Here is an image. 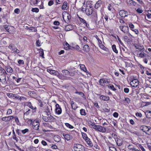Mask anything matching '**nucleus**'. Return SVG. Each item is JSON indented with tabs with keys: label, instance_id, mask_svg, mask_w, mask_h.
I'll use <instances>...</instances> for the list:
<instances>
[{
	"label": "nucleus",
	"instance_id": "1",
	"mask_svg": "<svg viewBox=\"0 0 151 151\" xmlns=\"http://www.w3.org/2000/svg\"><path fill=\"white\" fill-rule=\"evenodd\" d=\"M140 129L146 134L150 135V132L151 130V127L145 125H142L140 127Z\"/></svg>",
	"mask_w": 151,
	"mask_h": 151
},
{
	"label": "nucleus",
	"instance_id": "2",
	"mask_svg": "<svg viewBox=\"0 0 151 151\" xmlns=\"http://www.w3.org/2000/svg\"><path fill=\"white\" fill-rule=\"evenodd\" d=\"M73 148L75 151H84L85 150L84 147L80 144H74Z\"/></svg>",
	"mask_w": 151,
	"mask_h": 151
},
{
	"label": "nucleus",
	"instance_id": "3",
	"mask_svg": "<svg viewBox=\"0 0 151 151\" xmlns=\"http://www.w3.org/2000/svg\"><path fill=\"white\" fill-rule=\"evenodd\" d=\"M7 73L4 69L2 68H0V77L1 78L2 81H4V82H5L6 81V75Z\"/></svg>",
	"mask_w": 151,
	"mask_h": 151
},
{
	"label": "nucleus",
	"instance_id": "4",
	"mask_svg": "<svg viewBox=\"0 0 151 151\" xmlns=\"http://www.w3.org/2000/svg\"><path fill=\"white\" fill-rule=\"evenodd\" d=\"M110 81L107 79L102 78L99 80V84L102 86H104L106 83H109Z\"/></svg>",
	"mask_w": 151,
	"mask_h": 151
},
{
	"label": "nucleus",
	"instance_id": "5",
	"mask_svg": "<svg viewBox=\"0 0 151 151\" xmlns=\"http://www.w3.org/2000/svg\"><path fill=\"white\" fill-rule=\"evenodd\" d=\"M63 18L66 23H68L70 22V20L71 19V16L68 13H67L65 15L63 16Z\"/></svg>",
	"mask_w": 151,
	"mask_h": 151
},
{
	"label": "nucleus",
	"instance_id": "6",
	"mask_svg": "<svg viewBox=\"0 0 151 151\" xmlns=\"http://www.w3.org/2000/svg\"><path fill=\"white\" fill-rule=\"evenodd\" d=\"M130 85L133 87H137L139 84V81L137 79H134L130 82Z\"/></svg>",
	"mask_w": 151,
	"mask_h": 151
},
{
	"label": "nucleus",
	"instance_id": "7",
	"mask_svg": "<svg viewBox=\"0 0 151 151\" xmlns=\"http://www.w3.org/2000/svg\"><path fill=\"white\" fill-rule=\"evenodd\" d=\"M55 113L56 114L59 115L60 114L62 111L61 108L58 104H56L55 105Z\"/></svg>",
	"mask_w": 151,
	"mask_h": 151
},
{
	"label": "nucleus",
	"instance_id": "8",
	"mask_svg": "<svg viewBox=\"0 0 151 151\" xmlns=\"http://www.w3.org/2000/svg\"><path fill=\"white\" fill-rule=\"evenodd\" d=\"M120 30L124 33H128L129 27L127 26H123L119 27Z\"/></svg>",
	"mask_w": 151,
	"mask_h": 151
},
{
	"label": "nucleus",
	"instance_id": "9",
	"mask_svg": "<svg viewBox=\"0 0 151 151\" xmlns=\"http://www.w3.org/2000/svg\"><path fill=\"white\" fill-rule=\"evenodd\" d=\"M119 14L120 16L124 17L127 16L128 15V12L124 10H120L119 12Z\"/></svg>",
	"mask_w": 151,
	"mask_h": 151
},
{
	"label": "nucleus",
	"instance_id": "10",
	"mask_svg": "<svg viewBox=\"0 0 151 151\" xmlns=\"http://www.w3.org/2000/svg\"><path fill=\"white\" fill-rule=\"evenodd\" d=\"M47 71L50 74L56 76L58 74V71L55 70H53L50 69H47Z\"/></svg>",
	"mask_w": 151,
	"mask_h": 151
},
{
	"label": "nucleus",
	"instance_id": "11",
	"mask_svg": "<svg viewBox=\"0 0 151 151\" xmlns=\"http://www.w3.org/2000/svg\"><path fill=\"white\" fill-rule=\"evenodd\" d=\"M127 4L129 6H135L137 4V3L133 0H128Z\"/></svg>",
	"mask_w": 151,
	"mask_h": 151
},
{
	"label": "nucleus",
	"instance_id": "12",
	"mask_svg": "<svg viewBox=\"0 0 151 151\" xmlns=\"http://www.w3.org/2000/svg\"><path fill=\"white\" fill-rule=\"evenodd\" d=\"M73 29V26L70 24H69L65 26V29L66 31L72 30Z\"/></svg>",
	"mask_w": 151,
	"mask_h": 151
},
{
	"label": "nucleus",
	"instance_id": "13",
	"mask_svg": "<svg viewBox=\"0 0 151 151\" xmlns=\"http://www.w3.org/2000/svg\"><path fill=\"white\" fill-rule=\"evenodd\" d=\"M144 51H137L138 56V57L141 58H144L145 57L146 54L144 52Z\"/></svg>",
	"mask_w": 151,
	"mask_h": 151
},
{
	"label": "nucleus",
	"instance_id": "14",
	"mask_svg": "<svg viewBox=\"0 0 151 151\" xmlns=\"http://www.w3.org/2000/svg\"><path fill=\"white\" fill-rule=\"evenodd\" d=\"M134 46L136 49L139 50L138 51H144V48L143 45L136 44Z\"/></svg>",
	"mask_w": 151,
	"mask_h": 151
},
{
	"label": "nucleus",
	"instance_id": "15",
	"mask_svg": "<svg viewBox=\"0 0 151 151\" xmlns=\"http://www.w3.org/2000/svg\"><path fill=\"white\" fill-rule=\"evenodd\" d=\"M69 8V6H68L67 2L64 1L62 7V9L63 10H67Z\"/></svg>",
	"mask_w": 151,
	"mask_h": 151
},
{
	"label": "nucleus",
	"instance_id": "16",
	"mask_svg": "<svg viewBox=\"0 0 151 151\" xmlns=\"http://www.w3.org/2000/svg\"><path fill=\"white\" fill-rule=\"evenodd\" d=\"M93 11V10H92V9H90V8H89V9H85L86 14L88 16H89L92 14Z\"/></svg>",
	"mask_w": 151,
	"mask_h": 151
},
{
	"label": "nucleus",
	"instance_id": "17",
	"mask_svg": "<svg viewBox=\"0 0 151 151\" xmlns=\"http://www.w3.org/2000/svg\"><path fill=\"white\" fill-rule=\"evenodd\" d=\"M102 4V1L101 0H99L96 4L95 6V8L96 9H98L101 7Z\"/></svg>",
	"mask_w": 151,
	"mask_h": 151
},
{
	"label": "nucleus",
	"instance_id": "18",
	"mask_svg": "<svg viewBox=\"0 0 151 151\" xmlns=\"http://www.w3.org/2000/svg\"><path fill=\"white\" fill-rule=\"evenodd\" d=\"M13 99H18L20 101H21L22 100H26L27 99L26 97H25L24 96H20L18 95L15 96V97Z\"/></svg>",
	"mask_w": 151,
	"mask_h": 151
},
{
	"label": "nucleus",
	"instance_id": "19",
	"mask_svg": "<svg viewBox=\"0 0 151 151\" xmlns=\"http://www.w3.org/2000/svg\"><path fill=\"white\" fill-rule=\"evenodd\" d=\"M106 127L99 126L98 131L101 132L102 133H104L106 132Z\"/></svg>",
	"mask_w": 151,
	"mask_h": 151
},
{
	"label": "nucleus",
	"instance_id": "20",
	"mask_svg": "<svg viewBox=\"0 0 151 151\" xmlns=\"http://www.w3.org/2000/svg\"><path fill=\"white\" fill-rule=\"evenodd\" d=\"M100 99L104 101H107L109 99V96H106L104 95H101L100 97Z\"/></svg>",
	"mask_w": 151,
	"mask_h": 151
},
{
	"label": "nucleus",
	"instance_id": "21",
	"mask_svg": "<svg viewBox=\"0 0 151 151\" xmlns=\"http://www.w3.org/2000/svg\"><path fill=\"white\" fill-rule=\"evenodd\" d=\"M63 135L65 139L67 140H70L72 138V137L69 134H63Z\"/></svg>",
	"mask_w": 151,
	"mask_h": 151
},
{
	"label": "nucleus",
	"instance_id": "22",
	"mask_svg": "<svg viewBox=\"0 0 151 151\" xmlns=\"http://www.w3.org/2000/svg\"><path fill=\"white\" fill-rule=\"evenodd\" d=\"M9 30L8 32L10 34H13L15 32V29L12 26H10L9 28Z\"/></svg>",
	"mask_w": 151,
	"mask_h": 151
},
{
	"label": "nucleus",
	"instance_id": "23",
	"mask_svg": "<svg viewBox=\"0 0 151 151\" xmlns=\"http://www.w3.org/2000/svg\"><path fill=\"white\" fill-rule=\"evenodd\" d=\"M24 119L25 120V122H26L28 124H31L32 122V120L31 119H29L28 118H26L25 117H23Z\"/></svg>",
	"mask_w": 151,
	"mask_h": 151
},
{
	"label": "nucleus",
	"instance_id": "24",
	"mask_svg": "<svg viewBox=\"0 0 151 151\" xmlns=\"http://www.w3.org/2000/svg\"><path fill=\"white\" fill-rule=\"evenodd\" d=\"M71 104L72 107L73 109L75 110L78 108V106H77L76 104L73 101H71Z\"/></svg>",
	"mask_w": 151,
	"mask_h": 151
},
{
	"label": "nucleus",
	"instance_id": "25",
	"mask_svg": "<svg viewBox=\"0 0 151 151\" xmlns=\"http://www.w3.org/2000/svg\"><path fill=\"white\" fill-rule=\"evenodd\" d=\"M90 48L88 45H85L83 47V50L86 52L89 51Z\"/></svg>",
	"mask_w": 151,
	"mask_h": 151
},
{
	"label": "nucleus",
	"instance_id": "26",
	"mask_svg": "<svg viewBox=\"0 0 151 151\" xmlns=\"http://www.w3.org/2000/svg\"><path fill=\"white\" fill-rule=\"evenodd\" d=\"M62 72L63 75L65 76L70 75V72L67 70H64L62 71Z\"/></svg>",
	"mask_w": 151,
	"mask_h": 151
},
{
	"label": "nucleus",
	"instance_id": "27",
	"mask_svg": "<svg viewBox=\"0 0 151 151\" xmlns=\"http://www.w3.org/2000/svg\"><path fill=\"white\" fill-rule=\"evenodd\" d=\"M146 117L148 118H151V111L147 110L145 113Z\"/></svg>",
	"mask_w": 151,
	"mask_h": 151
},
{
	"label": "nucleus",
	"instance_id": "28",
	"mask_svg": "<svg viewBox=\"0 0 151 151\" xmlns=\"http://www.w3.org/2000/svg\"><path fill=\"white\" fill-rule=\"evenodd\" d=\"M7 71L8 73H12L13 70L12 68L10 66H7L6 68Z\"/></svg>",
	"mask_w": 151,
	"mask_h": 151
},
{
	"label": "nucleus",
	"instance_id": "29",
	"mask_svg": "<svg viewBox=\"0 0 151 151\" xmlns=\"http://www.w3.org/2000/svg\"><path fill=\"white\" fill-rule=\"evenodd\" d=\"M27 105L28 106L32 109H35L36 108V107H34L32 106L31 103L30 102H27Z\"/></svg>",
	"mask_w": 151,
	"mask_h": 151
},
{
	"label": "nucleus",
	"instance_id": "30",
	"mask_svg": "<svg viewBox=\"0 0 151 151\" xmlns=\"http://www.w3.org/2000/svg\"><path fill=\"white\" fill-rule=\"evenodd\" d=\"M135 10L136 12L139 14H141L142 13L143 11L142 10V9L141 8H139L138 9H135Z\"/></svg>",
	"mask_w": 151,
	"mask_h": 151
},
{
	"label": "nucleus",
	"instance_id": "31",
	"mask_svg": "<svg viewBox=\"0 0 151 151\" xmlns=\"http://www.w3.org/2000/svg\"><path fill=\"white\" fill-rule=\"evenodd\" d=\"M78 17L79 19V20L84 25H87L86 21L85 19L80 17Z\"/></svg>",
	"mask_w": 151,
	"mask_h": 151
},
{
	"label": "nucleus",
	"instance_id": "32",
	"mask_svg": "<svg viewBox=\"0 0 151 151\" xmlns=\"http://www.w3.org/2000/svg\"><path fill=\"white\" fill-rule=\"evenodd\" d=\"M112 48L113 50L116 53H117L118 52V50L116 49V46L115 45H113L112 46Z\"/></svg>",
	"mask_w": 151,
	"mask_h": 151
},
{
	"label": "nucleus",
	"instance_id": "33",
	"mask_svg": "<svg viewBox=\"0 0 151 151\" xmlns=\"http://www.w3.org/2000/svg\"><path fill=\"white\" fill-rule=\"evenodd\" d=\"M7 96L10 98H12L13 97H15L16 96V95L12 93H7Z\"/></svg>",
	"mask_w": 151,
	"mask_h": 151
},
{
	"label": "nucleus",
	"instance_id": "34",
	"mask_svg": "<svg viewBox=\"0 0 151 151\" xmlns=\"http://www.w3.org/2000/svg\"><path fill=\"white\" fill-rule=\"evenodd\" d=\"M15 121L16 123L18 125H20V123L19 122V119L17 116H15L14 117Z\"/></svg>",
	"mask_w": 151,
	"mask_h": 151
},
{
	"label": "nucleus",
	"instance_id": "35",
	"mask_svg": "<svg viewBox=\"0 0 151 151\" xmlns=\"http://www.w3.org/2000/svg\"><path fill=\"white\" fill-rule=\"evenodd\" d=\"M99 126V125H97L93 124L92 125V126L93 128L98 131Z\"/></svg>",
	"mask_w": 151,
	"mask_h": 151
},
{
	"label": "nucleus",
	"instance_id": "36",
	"mask_svg": "<svg viewBox=\"0 0 151 151\" xmlns=\"http://www.w3.org/2000/svg\"><path fill=\"white\" fill-rule=\"evenodd\" d=\"M107 8L111 12H112L114 10L113 7L110 4L108 5Z\"/></svg>",
	"mask_w": 151,
	"mask_h": 151
},
{
	"label": "nucleus",
	"instance_id": "37",
	"mask_svg": "<svg viewBox=\"0 0 151 151\" xmlns=\"http://www.w3.org/2000/svg\"><path fill=\"white\" fill-rule=\"evenodd\" d=\"M148 118H147V117L146 118H144L143 119L142 122L145 124H146L147 123H148L149 122L147 121V120H148Z\"/></svg>",
	"mask_w": 151,
	"mask_h": 151
},
{
	"label": "nucleus",
	"instance_id": "38",
	"mask_svg": "<svg viewBox=\"0 0 151 151\" xmlns=\"http://www.w3.org/2000/svg\"><path fill=\"white\" fill-rule=\"evenodd\" d=\"M1 119L2 120L5 122H8L9 121V116L3 117Z\"/></svg>",
	"mask_w": 151,
	"mask_h": 151
},
{
	"label": "nucleus",
	"instance_id": "39",
	"mask_svg": "<svg viewBox=\"0 0 151 151\" xmlns=\"http://www.w3.org/2000/svg\"><path fill=\"white\" fill-rule=\"evenodd\" d=\"M128 148L129 150H136V148H134V146L132 145H129L128 146Z\"/></svg>",
	"mask_w": 151,
	"mask_h": 151
},
{
	"label": "nucleus",
	"instance_id": "40",
	"mask_svg": "<svg viewBox=\"0 0 151 151\" xmlns=\"http://www.w3.org/2000/svg\"><path fill=\"white\" fill-rule=\"evenodd\" d=\"M92 4L90 3H87L86 6V9L90 8V9H92Z\"/></svg>",
	"mask_w": 151,
	"mask_h": 151
},
{
	"label": "nucleus",
	"instance_id": "41",
	"mask_svg": "<svg viewBox=\"0 0 151 151\" xmlns=\"http://www.w3.org/2000/svg\"><path fill=\"white\" fill-rule=\"evenodd\" d=\"M80 113L81 115H85L86 114V113L85 112V110L83 109H81L80 110Z\"/></svg>",
	"mask_w": 151,
	"mask_h": 151
},
{
	"label": "nucleus",
	"instance_id": "42",
	"mask_svg": "<svg viewBox=\"0 0 151 151\" xmlns=\"http://www.w3.org/2000/svg\"><path fill=\"white\" fill-rule=\"evenodd\" d=\"M65 124L67 127L69 128L73 129L74 128V127L73 126H72L70 124L68 123H65Z\"/></svg>",
	"mask_w": 151,
	"mask_h": 151
},
{
	"label": "nucleus",
	"instance_id": "43",
	"mask_svg": "<svg viewBox=\"0 0 151 151\" xmlns=\"http://www.w3.org/2000/svg\"><path fill=\"white\" fill-rule=\"evenodd\" d=\"M31 11L32 12L37 13L39 11V9L37 8H33L32 9Z\"/></svg>",
	"mask_w": 151,
	"mask_h": 151
},
{
	"label": "nucleus",
	"instance_id": "44",
	"mask_svg": "<svg viewBox=\"0 0 151 151\" xmlns=\"http://www.w3.org/2000/svg\"><path fill=\"white\" fill-rule=\"evenodd\" d=\"M9 48L12 50V51L14 49L15 47V45L13 44H11L9 46Z\"/></svg>",
	"mask_w": 151,
	"mask_h": 151
},
{
	"label": "nucleus",
	"instance_id": "45",
	"mask_svg": "<svg viewBox=\"0 0 151 151\" xmlns=\"http://www.w3.org/2000/svg\"><path fill=\"white\" fill-rule=\"evenodd\" d=\"M138 147L142 151H146L145 149L144 148L143 146L141 144H138Z\"/></svg>",
	"mask_w": 151,
	"mask_h": 151
},
{
	"label": "nucleus",
	"instance_id": "46",
	"mask_svg": "<svg viewBox=\"0 0 151 151\" xmlns=\"http://www.w3.org/2000/svg\"><path fill=\"white\" fill-rule=\"evenodd\" d=\"M21 131L23 134H25L26 133L29 132V130L28 129H24L21 130Z\"/></svg>",
	"mask_w": 151,
	"mask_h": 151
},
{
	"label": "nucleus",
	"instance_id": "47",
	"mask_svg": "<svg viewBox=\"0 0 151 151\" xmlns=\"http://www.w3.org/2000/svg\"><path fill=\"white\" fill-rule=\"evenodd\" d=\"M12 51L14 52V53H16L17 54H18L20 52L19 50L17 49L16 47L14 48V49Z\"/></svg>",
	"mask_w": 151,
	"mask_h": 151
},
{
	"label": "nucleus",
	"instance_id": "48",
	"mask_svg": "<svg viewBox=\"0 0 151 151\" xmlns=\"http://www.w3.org/2000/svg\"><path fill=\"white\" fill-rule=\"evenodd\" d=\"M38 124H40V123H39V122H38V121H34L33 122L32 125H33V126H36L37 125H38Z\"/></svg>",
	"mask_w": 151,
	"mask_h": 151
},
{
	"label": "nucleus",
	"instance_id": "49",
	"mask_svg": "<svg viewBox=\"0 0 151 151\" xmlns=\"http://www.w3.org/2000/svg\"><path fill=\"white\" fill-rule=\"evenodd\" d=\"M75 93L76 94H78L79 95H81V96L83 97L84 96H85L84 93L82 92H81L77 91V92H76Z\"/></svg>",
	"mask_w": 151,
	"mask_h": 151
},
{
	"label": "nucleus",
	"instance_id": "50",
	"mask_svg": "<svg viewBox=\"0 0 151 151\" xmlns=\"http://www.w3.org/2000/svg\"><path fill=\"white\" fill-rule=\"evenodd\" d=\"M109 151H116V148L112 147H109Z\"/></svg>",
	"mask_w": 151,
	"mask_h": 151
},
{
	"label": "nucleus",
	"instance_id": "51",
	"mask_svg": "<svg viewBox=\"0 0 151 151\" xmlns=\"http://www.w3.org/2000/svg\"><path fill=\"white\" fill-rule=\"evenodd\" d=\"M129 27L132 29V30L134 31V29H133L134 28V25L132 24V23H130L129 24Z\"/></svg>",
	"mask_w": 151,
	"mask_h": 151
},
{
	"label": "nucleus",
	"instance_id": "52",
	"mask_svg": "<svg viewBox=\"0 0 151 151\" xmlns=\"http://www.w3.org/2000/svg\"><path fill=\"white\" fill-rule=\"evenodd\" d=\"M56 76H57L60 79H62L63 78V76L62 75V74H59L58 72V74Z\"/></svg>",
	"mask_w": 151,
	"mask_h": 151
},
{
	"label": "nucleus",
	"instance_id": "53",
	"mask_svg": "<svg viewBox=\"0 0 151 151\" xmlns=\"http://www.w3.org/2000/svg\"><path fill=\"white\" fill-rule=\"evenodd\" d=\"M28 29L29 30H33V31L34 32H36L37 31V29H35V28L33 27H29L27 29Z\"/></svg>",
	"mask_w": 151,
	"mask_h": 151
},
{
	"label": "nucleus",
	"instance_id": "54",
	"mask_svg": "<svg viewBox=\"0 0 151 151\" xmlns=\"http://www.w3.org/2000/svg\"><path fill=\"white\" fill-rule=\"evenodd\" d=\"M39 124L36 126H33V129L36 130H38L39 129Z\"/></svg>",
	"mask_w": 151,
	"mask_h": 151
},
{
	"label": "nucleus",
	"instance_id": "55",
	"mask_svg": "<svg viewBox=\"0 0 151 151\" xmlns=\"http://www.w3.org/2000/svg\"><path fill=\"white\" fill-rule=\"evenodd\" d=\"M42 119L45 122H47L49 120L47 117L43 116L42 117Z\"/></svg>",
	"mask_w": 151,
	"mask_h": 151
},
{
	"label": "nucleus",
	"instance_id": "56",
	"mask_svg": "<svg viewBox=\"0 0 151 151\" xmlns=\"http://www.w3.org/2000/svg\"><path fill=\"white\" fill-rule=\"evenodd\" d=\"M30 109H29L28 111L24 113V117H25V115H29L30 113Z\"/></svg>",
	"mask_w": 151,
	"mask_h": 151
},
{
	"label": "nucleus",
	"instance_id": "57",
	"mask_svg": "<svg viewBox=\"0 0 151 151\" xmlns=\"http://www.w3.org/2000/svg\"><path fill=\"white\" fill-rule=\"evenodd\" d=\"M99 47L101 48L102 49L104 50H105V47L102 44V43H100L99 45Z\"/></svg>",
	"mask_w": 151,
	"mask_h": 151
},
{
	"label": "nucleus",
	"instance_id": "58",
	"mask_svg": "<svg viewBox=\"0 0 151 151\" xmlns=\"http://www.w3.org/2000/svg\"><path fill=\"white\" fill-rule=\"evenodd\" d=\"M87 144H88V145L91 146V147H92L93 146V144L92 142L91 141V140L89 141H88L87 142Z\"/></svg>",
	"mask_w": 151,
	"mask_h": 151
},
{
	"label": "nucleus",
	"instance_id": "59",
	"mask_svg": "<svg viewBox=\"0 0 151 151\" xmlns=\"http://www.w3.org/2000/svg\"><path fill=\"white\" fill-rule=\"evenodd\" d=\"M9 27H10V26L8 25H6L4 26V29L8 32L9 30Z\"/></svg>",
	"mask_w": 151,
	"mask_h": 151
},
{
	"label": "nucleus",
	"instance_id": "60",
	"mask_svg": "<svg viewBox=\"0 0 151 151\" xmlns=\"http://www.w3.org/2000/svg\"><path fill=\"white\" fill-rule=\"evenodd\" d=\"M124 91L125 93H128L129 91V89L127 88H124Z\"/></svg>",
	"mask_w": 151,
	"mask_h": 151
},
{
	"label": "nucleus",
	"instance_id": "61",
	"mask_svg": "<svg viewBox=\"0 0 151 151\" xmlns=\"http://www.w3.org/2000/svg\"><path fill=\"white\" fill-rule=\"evenodd\" d=\"M28 94L30 96H32L34 94H35V93L34 91H30L28 92Z\"/></svg>",
	"mask_w": 151,
	"mask_h": 151
},
{
	"label": "nucleus",
	"instance_id": "62",
	"mask_svg": "<svg viewBox=\"0 0 151 151\" xmlns=\"http://www.w3.org/2000/svg\"><path fill=\"white\" fill-rule=\"evenodd\" d=\"M14 12L15 13L19 14L20 12V10L19 9L17 8L14 10Z\"/></svg>",
	"mask_w": 151,
	"mask_h": 151
},
{
	"label": "nucleus",
	"instance_id": "63",
	"mask_svg": "<svg viewBox=\"0 0 151 151\" xmlns=\"http://www.w3.org/2000/svg\"><path fill=\"white\" fill-rule=\"evenodd\" d=\"M36 45L37 46H40L41 45V44L39 40H37L36 42Z\"/></svg>",
	"mask_w": 151,
	"mask_h": 151
},
{
	"label": "nucleus",
	"instance_id": "64",
	"mask_svg": "<svg viewBox=\"0 0 151 151\" xmlns=\"http://www.w3.org/2000/svg\"><path fill=\"white\" fill-rule=\"evenodd\" d=\"M147 146L150 150H151V144L147 143Z\"/></svg>",
	"mask_w": 151,
	"mask_h": 151
}]
</instances>
